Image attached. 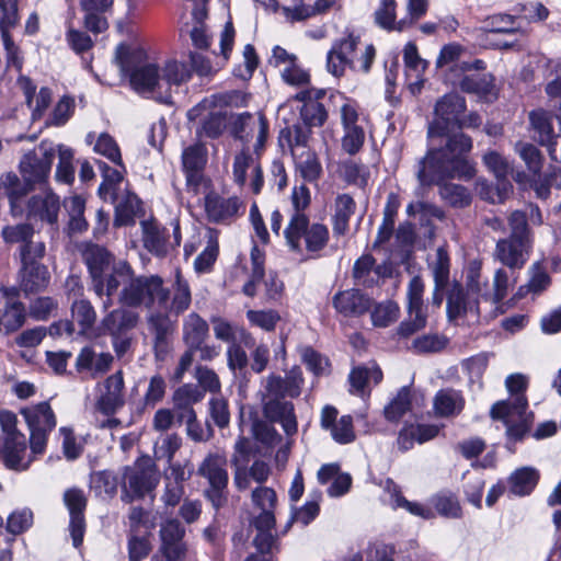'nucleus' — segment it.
Listing matches in <instances>:
<instances>
[{
    "label": "nucleus",
    "instance_id": "f257e3e1",
    "mask_svg": "<svg viewBox=\"0 0 561 561\" xmlns=\"http://www.w3.org/2000/svg\"><path fill=\"white\" fill-rule=\"evenodd\" d=\"M471 149L472 139L463 133L449 137L443 147L430 148L417 163L420 184L439 185L442 198L455 208L469 206L472 197L467 187L443 182L455 178L471 180L474 176L476 169L467 157Z\"/></svg>",
    "mask_w": 561,
    "mask_h": 561
},
{
    "label": "nucleus",
    "instance_id": "f03ea898",
    "mask_svg": "<svg viewBox=\"0 0 561 561\" xmlns=\"http://www.w3.org/2000/svg\"><path fill=\"white\" fill-rule=\"evenodd\" d=\"M55 156L54 145L43 140L37 150L28 151L20 161L19 169L23 182L13 172H8L0 178V186L5 192L13 217L24 215V198L34 190L35 185L47 182Z\"/></svg>",
    "mask_w": 561,
    "mask_h": 561
},
{
    "label": "nucleus",
    "instance_id": "7ed1b4c3",
    "mask_svg": "<svg viewBox=\"0 0 561 561\" xmlns=\"http://www.w3.org/2000/svg\"><path fill=\"white\" fill-rule=\"evenodd\" d=\"M310 191L305 185L296 186L291 193L293 211L283 231L288 250L295 254L304 251L318 257L330 240L329 228L320 222H310L305 209L310 205Z\"/></svg>",
    "mask_w": 561,
    "mask_h": 561
},
{
    "label": "nucleus",
    "instance_id": "20e7f679",
    "mask_svg": "<svg viewBox=\"0 0 561 561\" xmlns=\"http://www.w3.org/2000/svg\"><path fill=\"white\" fill-rule=\"evenodd\" d=\"M507 224L511 232L496 241L493 259L512 271L522 270L533 249V233L525 211H512Z\"/></svg>",
    "mask_w": 561,
    "mask_h": 561
},
{
    "label": "nucleus",
    "instance_id": "39448f33",
    "mask_svg": "<svg viewBox=\"0 0 561 561\" xmlns=\"http://www.w3.org/2000/svg\"><path fill=\"white\" fill-rule=\"evenodd\" d=\"M170 300V289L159 275L131 276L119 294L123 306L151 309L156 304L164 308Z\"/></svg>",
    "mask_w": 561,
    "mask_h": 561
},
{
    "label": "nucleus",
    "instance_id": "423d86ee",
    "mask_svg": "<svg viewBox=\"0 0 561 561\" xmlns=\"http://www.w3.org/2000/svg\"><path fill=\"white\" fill-rule=\"evenodd\" d=\"M0 427L2 437L0 461L9 470H27L32 459H26L27 442L25 435L18 428L16 414L9 410H1Z\"/></svg>",
    "mask_w": 561,
    "mask_h": 561
},
{
    "label": "nucleus",
    "instance_id": "0eeeda50",
    "mask_svg": "<svg viewBox=\"0 0 561 561\" xmlns=\"http://www.w3.org/2000/svg\"><path fill=\"white\" fill-rule=\"evenodd\" d=\"M121 67L124 72L129 75L131 87L140 93L153 92L159 87L161 80L160 69L156 64L142 61L147 60V54L144 48L137 47L119 56Z\"/></svg>",
    "mask_w": 561,
    "mask_h": 561
},
{
    "label": "nucleus",
    "instance_id": "6e6552de",
    "mask_svg": "<svg viewBox=\"0 0 561 561\" xmlns=\"http://www.w3.org/2000/svg\"><path fill=\"white\" fill-rule=\"evenodd\" d=\"M30 431V447L34 455L44 454L50 432L56 427V415L47 401L22 408Z\"/></svg>",
    "mask_w": 561,
    "mask_h": 561
},
{
    "label": "nucleus",
    "instance_id": "1a4fd4ad",
    "mask_svg": "<svg viewBox=\"0 0 561 561\" xmlns=\"http://www.w3.org/2000/svg\"><path fill=\"white\" fill-rule=\"evenodd\" d=\"M159 483V472L150 461H137L126 467L123 476L122 501L131 503L151 493Z\"/></svg>",
    "mask_w": 561,
    "mask_h": 561
},
{
    "label": "nucleus",
    "instance_id": "9d476101",
    "mask_svg": "<svg viewBox=\"0 0 561 561\" xmlns=\"http://www.w3.org/2000/svg\"><path fill=\"white\" fill-rule=\"evenodd\" d=\"M466 106L465 98L456 93L445 94L439 99L435 104V119L428 126V138L453 137L449 134L459 128V118L465 113Z\"/></svg>",
    "mask_w": 561,
    "mask_h": 561
},
{
    "label": "nucleus",
    "instance_id": "9b49d317",
    "mask_svg": "<svg viewBox=\"0 0 561 561\" xmlns=\"http://www.w3.org/2000/svg\"><path fill=\"white\" fill-rule=\"evenodd\" d=\"M226 459L217 454H209L198 467V474L206 478L209 488L205 495L213 506L218 510L227 502L228 472Z\"/></svg>",
    "mask_w": 561,
    "mask_h": 561
},
{
    "label": "nucleus",
    "instance_id": "f8f14e48",
    "mask_svg": "<svg viewBox=\"0 0 561 561\" xmlns=\"http://www.w3.org/2000/svg\"><path fill=\"white\" fill-rule=\"evenodd\" d=\"M245 203L237 195L225 196L211 191L205 196V214L211 224L230 226L245 213Z\"/></svg>",
    "mask_w": 561,
    "mask_h": 561
},
{
    "label": "nucleus",
    "instance_id": "ddd939ff",
    "mask_svg": "<svg viewBox=\"0 0 561 561\" xmlns=\"http://www.w3.org/2000/svg\"><path fill=\"white\" fill-rule=\"evenodd\" d=\"M213 101L207 99L203 100L187 112L188 121L193 122L198 119V126L196 128V136L198 139H217L227 129V113L221 111H209L205 113L208 107L216 104L217 96L213 95Z\"/></svg>",
    "mask_w": 561,
    "mask_h": 561
},
{
    "label": "nucleus",
    "instance_id": "4468645a",
    "mask_svg": "<svg viewBox=\"0 0 561 561\" xmlns=\"http://www.w3.org/2000/svg\"><path fill=\"white\" fill-rule=\"evenodd\" d=\"M147 325L152 335L154 358L164 362L172 348L176 320H172L167 311H151L147 316Z\"/></svg>",
    "mask_w": 561,
    "mask_h": 561
},
{
    "label": "nucleus",
    "instance_id": "2eb2a0df",
    "mask_svg": "<svg viewBox=\"0 0 561 561\" xmlns=\"http://www.w3.org/2000/svg\"><path fill=\"white\" fill-rule=\"evenodd\" d=\"M45 254L25 255L20 260L18 272L20 289L25 294H37L47 288L50 282V274L45 264L42 263Z\"/></svg>",
    "mask_w": 561,
    "mask_h": 561
},
{
    "label": "nucleus",
    "instance_id": "dca6fc26",
    "mask_svg": "<svg viewBox=\"0 0 561 561\" xmlns=\"http://www.w3.org/2000/svg\"><path fill=\"white\" fill-rule=\"evenodd\" d=\"M161 546L153 557L162 561H182L187 551L185 527L176 518L165 520L159 530Z\"/></svg>",
    "mask_w": 561,
    "mask_h": 561
},
{
    "label": "nucleus",
    "instance_id": "f3484780",
    "mask_svg": "<svg viewBox=\"0 0 561 561\" xmlns=\"http://www.w3.org/2000/svg\"><path fill=\"white\" fill-rule=\"evenodd\" d=\"M1 237L5 243L19 245L15 253L19 259L24 257V254L27 256L46 254L45 242L35 239V229L28 222L4 226L1 229Z\"/></svg>",
    "mask_w": 561,
    "mask_h": 561
},
{
    "label": "nucleus",
    "instance_id": "a211bd4d",
    "mask_svg": "<svg viewBox=\"0 0 561 561\" xmlns=\"http://www.w3.org/2000/svg\"><path fill=\"white\" fill-rule=\"evenodd\" d=\"M529 122L534 139L547 148L552 161L561 162V135L554 134L552 116L543 110H535L529 113Z\"/></svg>",
    "mask_w": 561,
    "mask_h": 561
},
{
    "label": "nucleus",
    "instance_id": "6ab92c4d",
    "mask_svg": "<svg viewBox=\"0 0 561 561\" xmlns=\"http://www.w3.org/2000/svg\"><path fill=\"white\" fill-rule=\"evenodd\" d=\"M82 257L91 276L93 290L101 298L104 294L105 276L112 268V255L105 248L89 243L82 251Z\"/></svg>",
    "mask_w": 561,
    "mask_h": 561
},
{
    "label": "nucleus",
    "instance_id": "aec40b11",
    "mask_svg": "<svg viewBox=\"0 0 561 561\" xmlns=\"http://www.w3.org/2000/svg\"><path fill=\"white\" fill-rule=\"evenodd\" d=\"M113 362L111 353H98L93 346L87 345L77 355L75 368L81 379H98L111 369Z\"/></svg>",
    "mask_w": 561,
    "mask_h": 561
},
{
    "label": "nucleus",
    "instance_id": "412c9836",
    "mask_svg": "<svg viewBox=\"0 0 561 561\" xmlns=\"http://www.w3.org/2000/svg\"><path fill=\"white\" fill-rule=\"evenodd\" d=\"M64 503L70 515L69 530L72 545L75 548H79L83 542L85 531L84 511L88 500L81 489L70 488L64 493Z\"/></svg>",
    "mask_w": 561,
    "mask_h": 561
},
{
    "label": "nucleus",
    "instance_id": "4be33fe9",
    "mask_svg": "<svg viewBox=\"0 0 561 561\" xmlns=\"http://www.w3.org/2000/svg\"><path fill=\"white\" fill-rule=\"evenodd\" d=\"M103 391L96 400V409L106 416L114 415L125 404L124 398V376L122 370H117L108 376L102 383Z\"/></svg>",
    "mask_w": 561,
    "mask_h": 561
},
{
    "label": "nucleus",
    "instance_id": "5701e85b",
    "mask_svg": "<svg viewBox=\"0 0 561 561\" xmlns=\"http://www.w3.org/2000/svg\"><path fill=\"white\" fill-rule=\"evenodd\" d=\"M207 162V149L204 144L196 142L182 152V167L188 190L197 192L203 179V170Z\"/></svg>",
    "mask_w": 561,
    "mask_h": 561
},
{
    "label": "nucleus",
    "instance_id": "b1692460",
    "mask_svg": "<svg viewBox=\"0 0 561 561\" xmlns=\"http://www.w3.org/2000/svg\"><path fill=\"white\" fill-rule=\"evenodd\" d=\"M324 90L305 89L295 94L294 100L302 103L300 117L309 126L320 127L327 118L328 112L320 100L324 96Z\"/></svg>",
    "mask_w": 561,
    "mask_h": 561
},
{
    "label": "nucleus",
    "instance_id": "393cba45",
    "mask_svg": "<svg viewBox=\"0 0 561 561\" xmlns=\"http://www.w3.org/2000/svg\"><path fill=\"white\" fill-rule=\"evenodd\" d=\"M24 214L28 219H35L49 225H54L58 220L60 209L59 197L53 192L45 194H36L24 201Z\"/></svg>",
    "mask_w": 561,
    "mask_h": 561
},
{
    "label": "nucleus",
    "instance_id": "a878e982",
    "mask_svg": "<svg viewBox=\"0 0 561 561\" xmlns=\"http://www.w3.org/2000/svg\"><path fill=\"white\" fill-rule=\"evenodd\" d=\"M263 415L271 423L280 424L287 436H293L298 431L295 407L291 401L268 398L263 403Z\"/></svg>",
    "mask_w": 561,
    "mask_h": 561
},
{
    "label": "nucleus",
    "instance_id": "bb28decb",
    "mask_svg": "<svg viewBox=\"0 0 561 561\" xmlns=\"http://www.w3.org/2000/svg\"><path fill=\"white\" fill-rule=\"evenodd\" d=\"M358 43L359 36L350 33L332 46L328 53L327 67L333 76L340 77L346 67H354V55Z\"/></svg>",
    "mask_w": 561,
    "mask_h": 561
},
{
    "label": "nucleus",
    "instance_id": "cd10ccee",
    "mask_svg": "<svg viewBox=\"0 0 561 561\" xmlns=\"http://www.w3.org/2000/svg\"><path fill=\"white\" fill-rule=\"evenodd\" d=\"M332 305L336 312L344 317H360L370 310L373 300L362 290L351 288L340 290L332 297Z\"/></svg>",
    "mask_w": 561,
    "mask_h": 561
},
{
    "label": "nucleus",
    "instance_id": "c85d7f7f",
    "mask_svg": "<svg viewBox=\"0 0 561 561\" xmlns=\"http://www.w3.org/2000/svg\"><path fill=\"white\" fill-rule=\"evenodd\" d=\"M204 399V392L194 383H184L180 386L172 396L173 413L176 417V424L182 425L185 421L196 415L194 404Z\"/></svg>",
    "mask_w": 561,
    "mask_h": 561
},
{
    "label": "nucleus",
    "instance_id": "c756f323",
    "mask_svg": "<svg viewBox=\"0 0 561 561\" xmlns=\"http://www.w3.org/2000/svg\"><path fill=\"white\" fill-rule=\"evenodd\" d=\"M468 312L480 314L479 298L465 290L460 283H454L447 293V318L456 321Z\"/></svg>",
    "mask_w": 561,
    "mask_h": 561
},
{
    "label": "nucleus",
    "instance_id": "7c9ffc66",
    "mask_svg": "<svg viewBox=\"0 0 561 561\" xmlns=\"http://www.w3.org/2000/svg\"><path fill=\"white\" fill-rule=\"evenodd\" d=\"M25 321V305L14 296L8 297L0 308V332L4 334L16 332Z\"/></svg>",
    "mask_w": 561,
    "mask_h": 561
},
{
    "label": "nucleus",
    "instance_id": "2f4dec72",
    "mask_svg": "<svg viewBox=\"0 0 561 561\" xmlns=\"http://www.w3.org/2000/svg\"><path fill=\"white\" fill-rule=\"evenodd\" d=\"M465 398L460 390L444 388L436 392L433 407L436 415L451 417L459 415L465 408Z\"/></svg>",
    "mask_w": 561,
    "mask_h": 561
},
{
    "label": "nucleus",
    "instance_id": "473e14b6",
    "mask_svg": "<svg viewBox=\"0 0 561 561\" xmlns=\"http://www.w3.org/2000/svg\"><path fill=\"white\" fill-rule=\"evenodd\" d=\"M209 336V324L197 312H191L183 319L182 340L186 347L199 348Z\"/></svg>",
    "mask_w": 561,
    "mask_h": 561
},
{
    "label": "nucleus",
    "instance_id": "72a5a7b5",
    "mask_svg": "<svg viewBox=\"0 0 561 561\" xmlns=\"http://www.w3.org/2000/svg\"><path fill=\"white\" fill-rule=\"evenodd\" d=\"M458 85L462 92L476 94L481 100L492 101L496 98L494 77L491 73L465 75Z\"/></svg>",
    "mask_w": 561,
    "mask_h": 561
},
{
    "label": "nucleus",
    "instance_id": "f704fd0d",
    "mask_svg": "<svg viewBox=\"0 0 561 561\" xmlns=\"http://www.w3.org/2000/svg\"><path fill=\"white\" fill-rule=\"evenodd\" d=\"M483 161L486 168L496 178V188L499 191V197L502 199L503 196L507 195L508 192L513 188L512 183L508 181V175L513 171L512 167L503 156L495 151H490L484 154Z\"/></svg>",
    "mask_w": 561,
    "mask_h": 561
},
{
    "label": "nucleus",
    "instance_id": "c9c22d12",
    "mask_svg": "<svg viewBox=\"0 0 561 561\" xmlns=\"http://www.w3.org/2000/svg\"><path fill=\"white\" fill-rule=\"evenodd\" d=\"M430 504L435 512V516L439 515L447 519H459L463 515L458 495L450 490L445 489L433 494L430 499Z\"/></svg>",
    "mask_w": 561,
    "mask_h": 561
},
{
    "label": "nucleus",
    "instance_id": "e433bc0d",
    "mask_svg": "<svg viewBox=\"0 0 561 561\" xmlns=\"http://www.w3.org/2000/svg\"><path fill=\"white\" fill-rule=\"evenodd\" d=\"M141 228L144 247L157 256H164L168 252V229L160 227L153 220H142Z\"/></svg>",
    "mask_w": 561,
    "mask_h": 561
},
{
    "label": "nucleus",
    "instance_id": "4c0bfd02",
    "mask_svg": "<svg viewBox=\"0 0 561 561\" xmlns=\"http://www.w3.org/2000/svg\"><path fill=\"white\" fill-rule=\"evenodd\" d=\"M408 317L397 328L400 339H408L427 325V307L424 304H408Z\"/></svg>",
    "mask_w": 561,
    "mask_h": 561
},
{
    "label": "nucleus",
    "instance_id": "58836bf2",
    "mask_svg": "<svg viewBox=\"0 0 561 561\" xmlns=\"http://www.w3.org/2000/svg\"><path fill=\"white\" fill-rule=\"evenodd\" d=\"M539 481V472L531 467L515 470L507 480L508 491L517 496H525L533 492Z\"/></svg>",
    "mask_w": 561,
    "mask_h": 561
},
{
    "label": "nucleus",
    "instance_id": "ea45409f",
    "mask_svg": "<svg viewBox=\"0 0 561 561\" xmlns=\"http://www.w3.org/2000/svg\"><path fill=\"white\" fill-rule=\"evenodd\" d=\"M138 322V314L128 310H114L103 320L105 331L113 337H118L134 329Z\"/></svg>",
    "mask_w": 561,
    "mask_h": 561
},
{
    "label": "nucleus",
    "instance_id": "a19ab883",
    "mask_svg": "<svg viewBox=\"0 0 561 561\" xmlns=\"http://www.w3.org/2000/svg\"><path fill=\"white\" fill-rule=\"evenodd\" d=\"M311 127L302 122L283 128L278 137L279 145L283 148L287 147L291 153H294L295 147H307Z\"/></svg>",
    "mask_w": 561,
    "mask_h": 561
},
{
    "label": "nucleus",
    "instance_id": "79ce46f5",
    "mask_svg": "<svg viewBox=\"0 0 561 561\" xmlns=\"http://www.w3.org/2000/svg\"><path fill=\"white\" fill-rule=\"evenodd\" d=\"M192 302L191 288L187 280L182 276L180 271L175 273V279L172 285V299L170 304V312L179 316L186 311Z\"/></svg>",
    "mask_w": 561,
    "mask_h": 561
},
{
    "label": "nucleus",
    "instance_id": "37998d69",
    "mask_svg": "<svg viewBox=\"0 0 561 561\" xmlns=\"http://www.w3.org/2000/svg\"><path fill=\"white\" fill-rule=\"evenodd\" d=\"M530 278L526 285H523L518 289V295L524 296L525 294L531 293L534 295H540L551 285V277L546 271L545 266L536 262L530 267Z\"/></svg>",
    "mask_w": 561,
    "mask_h": 561
},
{
    "label": "nucleus",
    "instance_id": "c03bdc74",
    "mask_svg": "<svg viewBox=\"0 0 561 561\" xmlns=\"http://www.w3.org/2000/svg\"><path fill=\"white\" fill-rule=\"evenodd\" d=\"M69 214L68 233H81L88 229V222L84 218L85 202L82 197L76 195L66 203Z\"/></svg>",
    "mask_w": 561,
    "mask_h": 561
},
{
    "label": "nucleus",
    "instance_id": "a18cd8bd",
    "mask_svg": "<svg viewBox=\"0 0 561 561\" xmlns=\"http://www.w3.org/2000/svg\"><path fill=\"white\" fill-rule=\"evenodd\" d=\"M254 124V116L249 112H243L240 114H231L228 118L227 128L234 139L249 142L252 138L250 129Z\"/></svg>",
    "mask_w": 561,
    "mask_h": 561
},
{
    "label": "nucleus",
    "instance_id": "49530a36",
    "mask_svg": "<svg viewBox=\"0 0 561 561\" xmlns=\"http://www.w3.org/2000/svg\"><path fill=\"white\" fill-rule=\"evenodd\" d=\"M399 314V305L393 300H386L375 305L370 318L374 327L387 328L398 320Z\"/></svg>",
    "mask_w": 561,
    "mask_h": 561
},
{
    "label": "nucleus",
    "instance_id": "de8ad7c7",
    "mask_svg": "<svg viewBox=\"0 0 561 561\" xmlns=\"http://www.w3.org/2000/svg\"><path fill=\"white\" fill-rule=\"evenodd\" d=\"M411 391L409 387H402L397 396L383 409L385 417L390 422H398L411 410Z\"/></svg>",
    "mask_w": 561,
    "mask_h": 561
},
{
    "label": "nucleus",
    "instance_id": "09e8293b",
    "mask_svg": "<svg viewBox=\"0 0 561 561\" xmlns=\"http://www.w3.org/2000/svg\"><path fill=\"white\" fill-rule=\"evenodd\" d=\"M140 201L135 194H128L115 207L114 226L124 227L135 224Z\"/></svg>",
    "mask_w": 561,
    "mask_h": 561
},
{
    "label": "nucleus",
    "instance_id": "8fccbe9b",
    "mask_svg": "<svg viewBox=\"0 0 561 561\" xmlns=\"http://www.w3.org/2000/svg\"><path fill=\"white\" fill-rule=\"evenodd\" d=\"M57 151L59 161L56 168V180L65 184H71L75 181L73 150L65 145H58Z\"/></svg>",
    "mask_w": 561,
    "mask_h": 561
},
{
    "label": "nucleus",
    "instance_id": "3c124183",
    "mask_svg": "<svg viewBox=\"0 0 561 561\" xmlns=\"http://www.w3.org/2000/svg\"><path fill=\"white\" fill-rule=\"evenodd\" d=\"M376 260L371 254H364L358 257L353 266V277L358 285L364 287H373L377 284L373 275Z\"/></svg>",
    "mask_w": 561,
    "mask_h": 561
},
{
    "label": "nucleus",
    "instance_id": "603ef678",
    "mask_svg": "<svg viewBox=\"0 0 561 561\" xmlns=\"http://www.w3.org/2000/svg\"><path fill=\"white\" fill-rule=\"evenodd\" d=\"M191 78V69L185 62L168 60L162 68L161 80L169 85H180Z\"/></svg>",
    "mask_w": 561,
    "mask_h": 561
},
{
    "label": "nucleus",
    "instance_id": "864d4df0",
    "mask_svg": "<svg viewBox=\"0 0 561 561\" xmlns=\"http://www.w3.org/2000/svg\"><path fill=\"white\" fill-rule=\"evenodd\" d=\"M94 150L106 157L114 164L121 167L124 172L126 171L119 147L111 135L106 133L101 134L95 142Z\"/></svg>",
    "mask_w": 561,
    "mask_h": 561
},
{
    "label": "nucleus",
    "instance_id": "5fc2aeb1",
    "mask_svg": "<svg viewBox=\"0 0 561 561\" xmlns=\"http://www.w3.org/2000/svg\"><path fill=\"white\" fill-rule=\"evenodd\" d=\"M71 312L82 331L89 330L94 325L96 312L89 300H76L71 306Z\"/></svg>",
    "mask_w": 561,
    "mask_h": 561
},
{
    "label": "nucleus",
    "instance_id": "6e6d98bb",
    "mask_svg": "<svg viewBox=\"0 0 561 561\" xmlns=\"http://www.w3.org/2000/svg\"><path fill=\"white\" fill-rule=\"evenodd\" d=\"M515 148L526 163L527 169L534 174H539L543 163L540 150L533 144L522 141L517 142Z\"/></svg>",
    "mask_w": 561,
    "mask_h": 561
},
{
    "label": "nucleus",
    "instance_id": "4d7b16f0",
    "mask_svg": "<svg viewBox=\"0 0 561 561\" xmlns=\"http://www.w3.org/2000/svg\"><path fill=\"white\" fill-rule=\"evenodd\" d=\"M297 169L300 172L301 178L307 182H316L322 172L321 163L314 152L307 151L296 162Z\"/></svg>",
    "mask_w": 561,
    "mask_h": 561
},
{
    "label": "nucleus",
    "instance_id": "13d9d810",
    "mask_svg": "<svg viewBox=\"0 0 561 561\" xmlns=\"http://www.w3.org/2000/svg\"><path fill=\"white\" fill-rule=\"evenodd\" d=\"M306 367L314 375L322 376L329 373V359L311 346H306L301 353Z\"/></svg>",
    "mask_w": 561,
    "mask_h": 561
},
{
    "label": "nucleus",
    "instance_id": "bf43d9fd",
    "mask_svg": "<svg viewBox=\"0 0 561 561\" xmlns=\"http://www.w3.org/2000/svg\"><path fill=\"white\" fill-rule=\"evenodd\" d=\"M447 339L438 334H423L414 339L412 350L417 354L437 353L447 345Z\"/></svg>",
    "mask_w": 561,
    "mask_h": 561
},
{
    "label": "nucleus",
    "instance_id": "052dcab7",
    "mask_svg": "<svg viewBox=\"0 0 561 561\" xmlns=\"http://www.w3.org/2000/svg\"><path fill=\"white\" fill-rule=\"evenodd\" d=\"M91 488L96 495H114L117 489V480L111 471H98L91 476Z\"/></svg>",
    "mask_w": 561,
    "mask_h": 561
},
{
    "label": "nucleus",
    "instance_id": "680f3d73",
    "mask_svg": "<svg viewBox=\"0 0 561 561\" xmlns=\"http://www.w3.org/2000/svg\"><path fill=\"white\" fill-rule=\"evenodd\" d=\"M181 446L182 438L178 434H168L156 445L154 456L157 459H164L168 463H171Z\"/></svg>",
    "mask_w": 561,
    "mask_h": 561
},
{
    "label": "nucleus",
    "instance_id": "e2e57ef3",
    "mask_svg": "<svg viewBox=\"0 0 561 561\" xmlns=\"http://www.w3.org/2000/svg\"><path fill=\"white\" fill-rule=\"evenodd\" d=\"M463 479L466 480L463 484L466 500L477 508H481L485 485L484 479L482 477H470L468 472L463 474Z\"/></svg>",
    "mask_w": 561,
    "mask_h": 561
},
{
    "label": "nucleus",
    "instance_id": "0e129e2a",
    "mask_svg": "<svg viewBox=\"0 0 561 561\" xmlns=\"http://www.w3.org/2000/svg\"><path fill=\"white\" fill-rule=\"evenodd\" d=\"M330 432L332 438L341 445L353 443L356 438L353 417L348 414L342 415Z\"/></svg>",
    "mask_w": 561,
    "mask_h": 561
},
{
    "label": "nucleus",
    "instance_id": "69168bd1",
    "mask_svg": "<svg viewBox=\"0 0 561 561\" xmlns=\"http://www.w3.org/2000/svg\"><path fill=\"white\" fill-rule=\"evenodd\" d=\"M33 524V513L28 508L12 512L7 519V530L12 535L26 531Z\"/></svg>",
    "mask_w": 561,
    "mask_h": 561
},
{
    "label": "nucleus",
    "instance_id": "338daca9",
    "mask_svg": "<svg viewBox=\"0 0 561 561\" xmlns=\"http://www.w3.org/2000/svg\"><path fill=\"white\" fill-rule=\"evenodd\" d=\"M247 318L251 324L267 332L274 331L280 320L279 313L275 310H249Z\"/></svg>",
    "mask_w": 561,
    "mask_h": 561
},
{
    "label": "nucleus",
    "instance_id": "774afa93",
    "mask_svg": "<svg viewBox=\"0 0 561 561\" xmlns=\"http://www.w3.org/2000/svg\"><path fill=\"white\" fill-rule=\"evenodd\" d=\"M249 364L245 351L240 344L232 343L227 348V365L229 369L237 375H244Z\"/></svg>",
    "mask_w": 561,
    "mask_h": 561
}]
</instances>
